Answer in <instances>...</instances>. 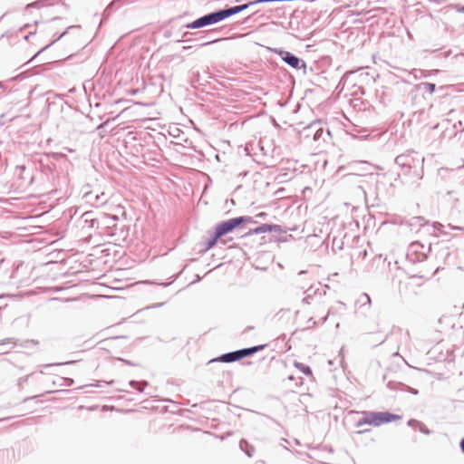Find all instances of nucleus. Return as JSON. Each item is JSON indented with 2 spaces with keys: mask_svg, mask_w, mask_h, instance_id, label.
<instances>
[{
  "mask_svg": "<svg viewBox=\"0 0 464 464\" xmlns=\"http://www.w3.org/2000/svg\"><path fill=\"white\" fill-rule=\"evenodd\" d=\"M263 348H264V345H258V346H254L251 348L242 349V350L236 351L233 353H226L220 357V361L225 362H231L238 361L246 356L252 355L253 353H255L256 352H257Z\"/></svg>",
  "mask_w": 464,
  "mask_h": 464,
  "instance_id": "3",
  "label": "nucleus"
},
{
  "mask_svg": "<svg viewBox=\"0 0 464 464\" xmlns=\"http://www.w3.org/2000/svg\"><path fill=\"white\" fill-rule=\"evenodd\" d=\"M283 231L282 227L278 225H270V224H263L260 227H257L249 231V234H261L267 232H276L281 233Z\"/></svg>",
  "mask_w": 464,
  "mask_h": 464,
  "instance_id": "4",
  "label": "nucleus"
},
{
  "mask_svg": "<svg viewBox=\"0 0 464 464\" xmlns=\"http://www.w3.org/2000/svg\"><path fill=\"white\" fill-rule=\"evenodd\" d=\"M460 447H461L462 451L464 452V439L460 442Z\"/></svg>",
  "mask_w": 464,
  "mask_h": 464,
  "instance_id": "10",
  "label": "nucleus"
},
{
  "mask_svg": "<svg viewBox=\"0 0 464 464\" xmlns=\"http://www.w3.org/2000/svg\"><path fill=\"white\" fill-rule=\"evenodd\" d=\"M401 419L400 415L387 411H365L362 412V417L356 422L355 427L358 429V433H363L369 431V429H362L363 425L378 427Z\"/></svg>",
  "mask_w": 464,
  "mask_h": 464,
  "instance_id": "1",
  "label": "nucleus"
},
{
  "mask_svg": "<svg viewBox=\"0 0 464 464\" xmlns=\"http://www.w3.org/2000/svg\"><path fill=\"white\" fill-rule=\"evenodd\" d=\"M246 221H250V218L246 217H239L218 224L216 227L215 236L212 241L209 243V247L213 246L217 243L218 239H219L221 237L233 231L237 227Z\"/></svg>",
  "mask_w": 464,
  "mask_h": 464,
  "instance_id": "2",
  "label": "nucleus"
},
{
  "mask_svg": "<svg viewBox=\"0 0 464 464\" xmlns=\"http://www.w3.org/2000/svg\"><path fill=\"white\" fill-rule=\"evenodd\" d=\"M266 215V214L265 212H260V213H258V214H257V217H259V218H263V217H265Z\"/></svg>",
  "mask_w": 464,
  "mask_h": 464,
  "instance_id": "9",
  "label": "nucleus"
},
{
  "mask_svg": "<svg viewBox=\"0 0 464 464\" xmlns=\"http://www.w3.org/2000/svg\"><path fill=\"white\" fill-rule=\"evenodd\" d=\"M295 366L299 369L303 373L308 375V376H312L313 373H312V371L310 369L309 366L307 365H304V363H301V362H295Z\"/></svg>",
  "mask_w": 464,
  "mask_h": 464,
  "instance_id": "6",
  "label": "nucleus"
},
{
  "mask_svg": "<svg viewBox=\"0 0 464 464\" xmlns=\"http://www.w3.org/2000/svg\"><path fill=\"white\" fill-rule=\"evenodd\" d=\"M426 86H427V90H429L430 92H433L435 89V85L432 83H427Z\"/></svg>",
  "mask_w": 464,
  "mask_h": 464,
  "instance_id": "8",
  "label": "nucleus"
},
{
  "mask_svg": "<svg viewBox=\"0 0 464 464\" xmlns=\"http://www.w3.org/2000/svg\"><path fill=\"white\" fill-rule=\"evenodd\" d=\"M283 60L293 68H299L300 60L290 53H285Z\"/></svg>",
  "mask_w": 464,
  "mask_h": 464,
  "instance_id": "5",
  "label": "nucleus"
},
{
  "mask_svg": "<svg viewBox=\"0 0 464 464\" xmlns=\"http://www.w3.org/2000/svg\"><path fill=\"white\" fill-rule=\"evenodd\" d=\"M25 166L16 167L14 169V175L17 177L19 179H24V173L25 172Z\"/></svg>",
  "mask_w": 464,
  "mask_h": 464,
  "instance_id": "7",
  "label": "nucleus"
}]
</instances>
